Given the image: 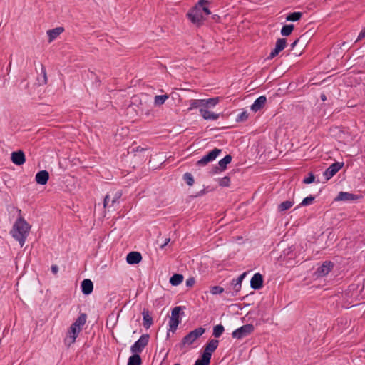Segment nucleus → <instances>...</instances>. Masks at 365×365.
Masks as SVG:
<instances>
[{
  "instance_id": "f257e3e1",
  "label": "nucleus",
  "mask_w": 365,
  "mask_h": 365,
  "mask_svg": "<svg viewBox=\"0 0 365 365\" xmlns=\"http://www.w3.org/2000/svg\"><path fill=\"white\" fill-rule=\"evenodd\" d=\"M208 4L207 0H199L195 6L187 12L188 19L197 26L202 25L206 16L211 14Z\"/></svg>"
},
{
  "instance_id": "f03ea898",
  "label": "nucleus",
  "mask_w": 365,
  "mask_h": 365,
  "mask_svg": "<svg viewBox=\"0 0 365 365\" xmlns=\"http://www.w3.org/2000/svg\"><path fill=\"white\" fill-rule=\"evenodd\" d=\"M30 228L29 224L22 217L18 218L13 225L10 233L12 237L19 242L21 247H22L25 243Z\"/></svg>"
},
{
  "instance_id": "7ed1b4c3",
  "label": "nucleus",
  "mask_w": 365,
  "mask_h": 365,
  "mask_svg": "<svg viewBox=\"0 0 365 365\" xmlns=\"http://www.w3.org/2000/svg\"><path fill=\"white\" fill-rule=\"evenodd\" d=\"M205 332V329L203 327H198L191 331H190L186 336H185L181 342L179 344V346L182 349L185 345L192 344L199 337H200Z\"/></svg>"
},
{
  "instance_id": "20e7f679",
  "label": "nucleus",
  "mask_w": 365,
  "mask_h": 365,
  "mask_svg": "<svg viewBox=\"0 0 365 365\" xmlns=\"http://www.w3.org/2000/svg\"><path fill=\"white\" fill-rule=\"evenodd\" d=\"M122 196V192L120 190H113L109 192L104 197L103 207H113L115 203H118L119 199Z\"/></svg>"
},
{
  "instance_id": "39448f33",
  "label": "nucleus",
  "mask_w": 365,
  "mask_h": 365,
  "mask_svg": "<svg viewBox=\"0 0 365 365\" xmlns=\"http://www.w3.org/2000/svg\"><path fill=\"white\" fill-rule=\"evenodd\" d=\"M149 337V335L147 334L141 335L139 339L131 346L130 351L133 354H136L141 353L144 348L148 345Z\"/></svg>"
},
{
  "instance_id": "423d86ee",
  "label": "nucleus",
  "mask_w": 365,
  "mask_h": 365,
  "mask_svg": "<svg viewBox=\"0 0 365 365\" xmlns=\"http://www.w3.org/2000/svg\"><path fill=\"white\" fill-rule=\"evenodd\" d=\"M182 309V307L180 306L175 307L173 309L171 317L169 320V331L172 332H175L176 331L178 324L180 323L179 315Z\"/></svg>"
},
{
  "instance_id": "0eeeda50",
  "label": "nucleus",
  "mask_w": 365,
  "mask_h": 365,
  "mask_svg": "<svg viewBox=\"0 0 365 365\" xmlns=\"http://www.w3.org/2000/svg\"><path fill=\"white\" fill-rule=\"evenodd\" d=\"M253 331H254L253 325L248 324L243 325V326L240 327V328L235 329L232 332V336L235 339H242V338L247 336V335L251 334Z\"/></svg>"
},
{
  "instance_id": "6e6552de",
  "label": "nucleus",
  "mask_w": 365,
  "mask_h": 365,
  "mask_svg": "<svg viewBox=\"0 0 365 365\" xmlns=\"http://www.w3.org/2000/svg\"><path fill=\"white\" fill-rule=\"evenodd\" d=\"M222 152V150L218 148H215L210 152H209L207 155H204L201 159H200L197 162V165L198 166H204L207 165L208 163L213 161L218 156V155Z\"/></svg>"
},
{
  "instance_id": "1a4fd4ad",
  "label": "nucleus",
  "mask_w": 365,
  "mask_h": 365,
  "mask_svg": "<svg viewBox=\"0 0 365 365\" xmlns=\"http://www.w3.org/2000/svg\"><path fill=\"white\" fill-rule=\"evenodd\" d=\"M81 330L76 327L71 325L67 336L64 339V343L67 346H70L71 344H73L75 341L76 338L78 336V334L80 333Z\"/></svg>"
},
{
  "instance_id": "9d476101",
  "label": "nucleus",
  "mask_w": 365,
  "mask_h": 365,
  "mask_svg": "<svg viewBox=\"0 0 365 365\" xmlns=\"http://www.w3.org/2000/svg\"><path fill=\"white\" fill-rule=\"evenodd\" d=\"M334 268V263L330 261H325L319 267L316 271L317 277H323L327 275Z\"/></svg>"
},
{
  "instance_id": "9b49d317",
  "label": "nucleus",
  "mask_w": 365,
  "mask_h": 365,
  "mask_svg": "<svg viewBox=\"0 0 365 365\" xmlns=\"http://www.w3.org/2000/svg\"><path fill=\"white\" fill-rule=\"evenodd\" d=\"M344 165V163L336 162L332 163L327 170L324 172V176L326 180L331 178Z\"/></svg>"
},
{
  "instance_id": "f8f14e48",
  "label": "nucleus",
  "mask_w": 365,
  "mask_h": 365,
  "mask_svg": "<svg viewBox=\"0 0 365 365\" xmlns=\"http://www.w3.org/2000/svg\"><path fill=\"white\" fill-rule=\"evenodd\" d=\"M11 161L16 165H21L26 161L24 153L22 150L14 151L11 153Z\"/></svg>"
},
{
  "instance_id": "ddd939ff",
  "label": "nucleus",
  "mask_w": 365,
  "mask_h": 365,
  "mask_svg": "<svg viewBox=\"0 0 365 365\" xmlns=\"http://www.w3.org/2000/svg\"><path fill=\"white\" fill-rule=\"evenodd\" d=\"M263 286V277L260 273H255L250 280V287L253 289H259Z\"/></svg>"
},
{
  "instance_id": "4468645a",
  "label": "nucleus",
  "mask_w": 365,
  "mask_h": 365,
  "mask_svg": "<svg viewBox=\"0 0 365 365\" xmlns=\"http://www.w3.org/2000/svg\"><path fill=\"white\" fill-rule=\"evenodd\" d=\"M219 344V341L217 339L210 340L205 346L203 354H207V356L211 358L212 352H214Z\"/></svg>"
},
{
  "instance_id": "2eb2a0df",
  "label": "nucleus",
  "mask_w": 365,
  "mask_h": 365,
  "mask_svg": "<svg viewBox=\"0 0 365 365\" xmlns=\"http://www.w3.org/2000/svg\"><path fill=\"white\" fill-rule=\"evenodd\" d=\"M266 102L267 98L265 96L258 97L251 106V110L254 112H257L264 106Z\"/></svg>"
},
{
  "instance_id": "dca6fc26",
  "label": "nucleus",
  "mask_w": 365,
  "mask_h": 365,
  "mask_svg": "<svg viewBox=\"0 0 365 365\" xmlns=\"http://www.w3.org/2000/svg\"><path fill=\"white\" fill-rule=\"evenodd\" d=\"M49 179V173L47 170H41L36 175L35 180L39 185H46Z\"/></svg>"
},
{
  "instance_id": "f3484780",
  "label": "nucleus",
  "mask_w": 365,
  "mask_h": 365,
  "mask_svg": "<svg viewBox=\"0 0 365 365\" xmlns=\"http://www.w3.org/2000/svg\"><path fill=\"white\" fill-rule=\"evenodd\" d=\"M141 260L142 256L138 252H130L126 257V261L129 264H138Z\"/></svg>"
},
{
  "instance_id": "a211bd4d",
  "label": "nucleus",
  "mask_w": 365,
  "mask_h": 365,
  "mask_svg": "<svg viewBox=\"0 0 365 365\" xmlns=\"http://www.w3.org/2000/svg\"><path fill=\"white\" fill-rule=\"evenodd\" d=\"M200 115L205 119V120H216L219 118L220 115L215 113L213 112H211L207 110V108H201L199 110Z\"/></svg>"
},
{
  "instance_id": "6ab92c4d",
  "label": "nucleus",
  "mask_w": 365,
  "mask_h": 365,
  "mask_svg": "<svg viewBox=\"0 0 365 365\" xmlns=\"http://www.w3.org/2000/svg\"><path fill=\"white\" fill-rule=\"evenodd\" d=\"M231 160H232V156L230 155H225L222 159H221L219 161V163H218L219 166L215 167L214 168V170H215L214 173H217L218 172L225 170L227 168V165L230 163Z\"/></svg>"
},
{
  "instance_id": "aec40b11",
  "label": "nucleus",
  "mask_w": 365,
  "mask_h": 365,
  "mask_svg": "<svg viewBox=\"0 0 365 365\" xmlns=\"http://www.w3.org/2000/svg\"><path fill=\"white\" fill-rule=\"evenodd\" d=\"M81 289L82 292L86 295L91 294L93 289V284L92 281L88 279L83 280L81 282Z\"/></svg>"
},
{
  "instance_id": "412c9836",
  "label": "nucleus",
  "mask_w": 365,
  "mask_h": 365,
  "mask_svg": "<svg viewBox=\"0 0 365 365\" xmlns=\"http://www.w3.org/2000/svg\"><path fill=\"white\" fill-rule=\"evenodd\" d=\"M64 29L63 27H56L53 29L47 31V35L48 36V42L51 43L55 40L63 31Z\"/></svg>"
},
{
  "instance_id": "4be33fe9",
  "label": "nucleus",
  "mask_w": 365,
  "mask_h": 365,
  "mask_svg": "<svg viewBox=\"0 0 365 365\" xmlns=\"http://www.w3.org/2000/svg\"><path fill=\"white\" fill-rule=\"evenodd\" d=\"M143 324L146 329H149L153 324V318L148 309H144L143 312Z\"/></svg>"
},
{
  "instance_id": "5701e85b",
  "label": "nucleus",
  "mask_w": 365,
  "mask_h": 365,
  "mask_svg": "<svg viewBox=\"0 0 365 365\" xmlns=\"http://www.w3.org/2000/svg\"><path fill=\"white\" fill-rule=\"evenodd\" d=\"M355 195L352 193L340 192L336 198L339 201H351L355 200Z\"/></svg>"
},
{
  "instance_id": "b1692460",
  "label": "nucleus",
  "mask_w": 365,
  "mask_h": 365,
  "mask_svg": "<svg viewBox=\"0 0 365 365\" xmlns=\"http://www.w3.org/2000/svg\"><path fill=\"white\" fill-rule=\"evenodd\" d=\"M86 317H87L86 314H81L76 319V321L72 324V325L81 331L82 327L86 324Z\"/></svg>"
},
{
  "instance_id": "393cba45",
  "label": "nucleus",
  "mask_w": 365,
  "mask_h": 365,
  "mask_svg": "<svg viewBox=\"0 0 365 365\" xmlns=\"http://www.w3.org/2000/svg\"><path fill=\"white\" fill-rule=\"evenodd\" d=\"M204 108H211L215 107L220 101V97L210 98L207 99H203Z\"/></svg>"
},
{
  "instance_id": "a878e982",
  "label": "nucleus",
  "mask_w": 365,
  "mask_h": 365,
  "mask_svg": "<svg viewBox=\"0 0 365 365\" xmlns=\"http://www.w3.org/2000/svg\"><path fill=\"white\" fill-rule=\"evenodd\" d=\"M183 276L180 274H175L170 279V283L173 286H178L183 281Z\"/></svg>"
},
{
  "instance_id": "bb28decb",
  "label": "nucleus",
  "mask_w": 365,
  "mask_h": 365,
  "mask_svg": "<svg viewBox=\"0 0 365 365\" xmlns=\"http://www.w3.org/2000/svg\"><path fill=\"white\" fill-rule=\"evenodd\" d=\"M200 109L201 108H204V101L203 99H196V100H191L190 102V108H188L189 110L197 108Z\"/></svg>"
},
{
  "instance_id": "cd10ccee",
  "label": "nucleus",
  "mask_w": 365,
  "mask_h": 365,
  "mask_svg": "<svg viewBox=\"0 0 365 365\" xmlns=\"http://www.w3.org/2000/svg\"><path fill=\"white\" fill-rule=\"evenodd\" d=\"M142 360L139 354H133L128 359V365H141Z\"/></svg>"
},
{
  "instance_id": "c85d7f7f",
  "label": "nucleus",
  "mask_w": 365,
  "mask_h": 365,
  "mask_svg": "<svg viewBox=\"0 0 365 365\" xmlns=\"http://www.w3.org/2000/svg\"><path fill=\"white\" fill-rule=\"evenodd\" d=\"M294 203V202L292 200L284 201L278 205V210L279 212H284L291 208L293 206Z\"/></svg>"
},
{
  "instance_id": "c756f323",
  "label": "nucleus",
  "mask_w": 365,
  "mask_h": 365,
  "mask_svg": "<svg viewBox=\"0 0 365 365\" xmlns=\"http://www.w3.org/2000/svg\"><path fill=\"white\" fill-rule=\"evenodd\" d=\"M241 287L239 284H237L236 282H234L233 280L231 281L230 287L227 288L229 292L231 293L232 296H235L240 291Z\"/></svg>"
},
{
  "instance_id": "7c9ffc66",
  "label": "nucleus",
  "mask_w": 365,
  "mask_h": 365,
  "mask_svg": "<svg viewBox=\"0 0 365 365\" xmlns=\"http://www.w3.org/2000/svg\"><path fill=\"white\" fill-rule=\"evenodd\" d=\"M168 98L169 96L167 94L155 96L154 98V104L157 106H160L164 104L165 101L168 100Z\"/></svg>"
},
{
  "instance_id": "2f4dec72",
  "label": "nucleus",
  "mask_w": 365,
  "mask_h": 365,
  "mask_svg": "<svg viewBox=\"0 0 365 365\" xmlns=\"http://www.w3.org/2000/svg\"><path fill=\"white\" fill-rule=\"evenodd\" d=\"M210 359L209 356H207V354H202L201 356V359H197L194 365H209L210 363Z\"/></svg>"
},
{
  "instance_id": "473e14b6",
  "label": "nucleus",
  "mask_w": 365,
  "mask_h": 365,
  "mask_svg": "<svg viewBox=\"0 0 365 365\" xmlns=\"http://www.w3.org/2000/svg\"><path fill=\"white\" fill-rule=\"evenodd\" d=\"M294 28V26L293 24H286L282 26L281 29V34L284 36H288L292 34Z\"/></svg>"
},
{
  "instance_id": "72a5a7b5",
  "label": "nucleus",
  "mask_w": 365,
  "mask_h": 365,
  "mask_svg": "<svg viewBox=\"0 0 365 365\" xmlns=\"http://www.w3.org/2000/svg\"><path fill=\"white\" fill-rule=\"evenodd\" d=\"M225 331L224 327L222 324H218L214 327L212 335L215 338H219Z\"/></svg>"
},
{
  "instance_id": "f704fd0d",
  "label": "nucleus",
  "mask_w": 365,
  "mask_h": 365,
  "mask_svg": "<svg viewBox=\"0 0 365 365\" xmlns=\"http://www.w3.org/2000/svg\"><path fill=\"white\" fill-rule=\"evenodd\" d=\"M302 16V12H293L289 14L287 17L286 20L289 21H297Z\"/></svg>"
},
{
  "instance_id": "c9c22d12",
  "label": "nucleus",
  "mask_w": 365,
  "mask_h": 365,
  "mask_svg": "<svg viewBox=\"0 0 365 365\" xmlns=\"http://www.w3.org/2000/svg\"><path fill=\"white\" fill-rule=\"evenodd\" d=\"M183 180L189 186H192L195 182L194 178L190 173H185L183 175Z\"/></svg>"
},
{
  "instance_id": "e433bc0d",
  "label": "nucleus",
  "mask_w": 365,
  "mask_h": 365,
  "mask_svg": "<svg viewBox=\"0 0 365 365\" xmlns=\"http://www.w3.org/2000/svg\"><path fill=\"white\" fill-rule=\"evenodd\" d=\"M314 199H315L314 196L309 195L303 199L302 202L299 205V207L309 205L312 204Z\"/></svg>"
},
{
  "instance_id": "4c0bfd02",
  "label": "nucleus",
  "mask_w": 365,
  "mask_h": 365,
  "mask_svg": "<svg viewBox=\"0 0 365 365\" xmlns=\"http://www.w3.org/2000/svg\"><path fill=\"white\" fill-rule=\"evenodd\" d=\"M287 45V41L285 38H279L275 44V47L279 49L280 51H282Z\"/></svg>"
},
{
  "instance_id": "58836bf2",
  "label": "nucleus",
  "mask_w": 365,
  "mask_h": 365,
  "mask_svg": "<svg viewBox=\"0 0 365 365\" xmlns=\"http://www.w3.org/2000/svg\"><path fill=\"white\" fill-rule=\"evenodd\" d=\"M219 185L221 187H229L230 185V178L228 176H225L220 179Z\"/></svg>"
},
{
  "instance_id": "ea45409f",
  "label": "nucleus",
  "mask_w": 365,
  "mask_h": 365,
  "mask_svg": "<svg viewBox=\"0 0 365 365\" xmlns=\"http://www.w3.org/2000/svg\"><path fill=\"white\" fill-rule=\"evenodd\" d=\"M224 292V288L220 286H214L210 288V293L212 294H219Z\"/></svg>"
},
{
  "instance_id": "a19ab883",
  "label": "nucleus",
  "mask_w": 365,
  "mask_h": 365,
  "mask_svg": "<svg viewBox=\"0 0 365 365\" xmlns=\"http://www.w3.org/2000/svg\"><path fill=\"white\" fill-rule=\"evenodd\" d=\"M247 118H248V113H247V111H243L237 115V117L236 118V121L237 122H244L246 120H247Z\"/></svg>"
},
{
  "instance_id": "79ce46f5",
  "label": "nucleus",
  "mask_w": 365,
  "mask_h": 365,
  "mask_svg": "<svg viewBox=\"0 0 365 365\" xmlns=\"http://www.w3.org/2000/svg\"><path fill=\"white\" fill-rule=\"evenodd\" d=\"M246 274L247 273L244 272L242 274H240L237 278L233 279L232 280L234 281V282H236L237 284H239V286L242 287V280L244 279Z\"/></svg>"
},
{
  "instance_id": "37998d69",
  "label": "nucleus",
  "mask_w": 365,
  "mask_h": 365,
  "mask_svg": "<svg viewBox=\"0 0 365 365\" xmlns=\"http://www.w3.org/2000/svg\"><path fill=\"white\" fill-rule=\"evenodd\" d=\"M314 175L312 173H309V176L303 180V182L305 184H310L314 181Z\"/></svg>"
},
{
  "instance_id": "c03bdc74",
  "label": "nucleus",
  "mask_w": 365,
  "mask_h": 365,
  "mask_svg": "<svg viewBox=\"0 0 365 365\" xmlns=\"http://www.w3.org/2000/svg\"><path fill=\"white\" fill-rule=\"evenodd\" d=\"M280 52V51L279 49H277L276 47L271 51V53H269V56L267 57L268 59H272L274 58L275 56H277L279 53Z\"/></svg>"
},
{
  "instance_id": "a18cd8bd",
  "label": "nucleus",
  "mask_w": 365,
  "mask_h": 365,
  "mask_svg": "<svg viewBox=\"0 0 365 365\" xmlns=\"http://www.w3.org/2000/svg\"><path fill=\"white\" fill-rule=\"evenodd\" d=\"M195 284V279L191 277V278H188L187 280H186V285L187 287H192Z\"/></svg>"
},
{
  "instance_id": "49530a36",
  "label": "nucleus",
  "mask_w": 365,
  "mask_h": 365,
  "mask_svg": "<svg viewBox=\"0 0 365 365\" xmlns=\"http://www.w3.org/2000/svg\"><path fill=\"white\" fill-rule=\"evenodd\" d=\"M364 38H365V27L360 31L356 41H360Z\"/></svg>"
},
{
  "instance_id": "de8ad7c7",
  "label": "nucleus",
  "mask_w": 365,
  "mask_h": 365,
  "mask_svg": "<svg viewBox=\"0 0 365 365\" xmlns=\"http://www.w3.org/2000/svg\"><path fill=\"white\" fill-rule=\"evenodd\" d=\"M364 38H365V27L360 31L356 41H360Z\"/></svg>"
},
{
  "instance_id": "09e8293b",
  "label": "nucleus",
  "mask_w": 365,
  "mask_h": 365,
  "mask_svg": "<svg viewBox=\"0 0 365 365\" xmlns=\"http://www.w3.org/2000/svg\"><path fill=\"white\" fill-rule=\"evenodd\" d=\"M364 38H365V27L360 31L356 41H360Z\"/></svg>"
},
{
  "instance_id": "8fccbe9b",
  "label": "nucleus",
  "mask_w": 365,
  "mask_h": 365,
  "mask_svg": "<svg viewBox=\"0 0 365 365\" xmlns=\"http://www.w3.org/2000/svg\"><path fill=\"white\" fill-rule=\"evenodd\" d=\"M51 269L53 274H56L58 272V267L56 264L52 265Z\"/></svg>"
},
{
  "instance_id": "3c124183",
  "label": "nucleus",
  "mask_w": 365,
  "mask_h": 365,
  "mask_svg": "<svg viewBox=\"0 0 365 365\" xmlns=\"http://www.w3.org/2000/svg\"><path fill=\"white\" fill-rule=\"evenodd\" d=\"M170 238H165L164 243L160 246L161 248H164L170 242Z\"/></svg>"
},
{
  "instance_id": "603ef678",
  "label": "nucleus",
  "mask_w": 365,
  "mask_h": 365,
  "mask_svg": "<svg viewBox=\"0 0 365 365\" xmlns=\"http://www.w3.org/2000/svg\"><path fill=\"white\" fill-rule=\"evenodd\" d=\"M42 73L43 74V78H44V81H45V83H46V70L44 68H42Z\"/></svg>"
},
{
  "instance_id": "864d4df0",
  "label": "nucleus",
  "mask_w": 365,
  "mask_h": 365,
  "mask_svg": "<svg viewBox=\"0 0 365 365\" xmlns=\"http://www.w3.org/2000/svg\"><path fill=\"white\" fill-rule=\"evenodd\" d=\"M321 99H322L323 101H326V100H327V97H326L325 94H322V95H321Z\"/></svg>"
},
{
  "instance_id": "5fc2aeb1",
  "label": "nucleus",
  "mask_w": 365,
  "mask_h": 365,
  "mask_svg": "<svg viewBox=\"0 0 365 365\" xmlns=\"http://www.w3.org/2000/svg\"><path fill=\"white\" fill-rule=\"evenodd\" d=\"M298 41H299V40H296L294 42H293V43H292V48H294V47L296 46V44L297 43Z\"/></svg>"
},
{
  "instance_id": "6e6d98bb",
  "label": "nucleus",
  "mask_w": 365,
  "mask_h": 365,
  "mask_svg": "<svg viewBox=\"0 0 365 365\" xmlns=\"http://www.w3.org/2000/svg\"><path fill=\"white\" fill-rule=\"evenodd\" d=\"M202 193H204L203 190L200 192V195H202Z\"/></svg>"
},
{
  "instance_id": "4d7b16f0",
  "label": "nucleus",
  "mask_w": 365,
  "mask_h": 365,
  "mask_svg": "<svg viewBox=\"0 0 365 365\" xmlns=\"http://www.w3.org/2000/svg\"><path fill=\"white\" fill-rule=\"evenodd\" d=\"M174 365H180V364H175Z\"/></svg>"
}]
</instances>
